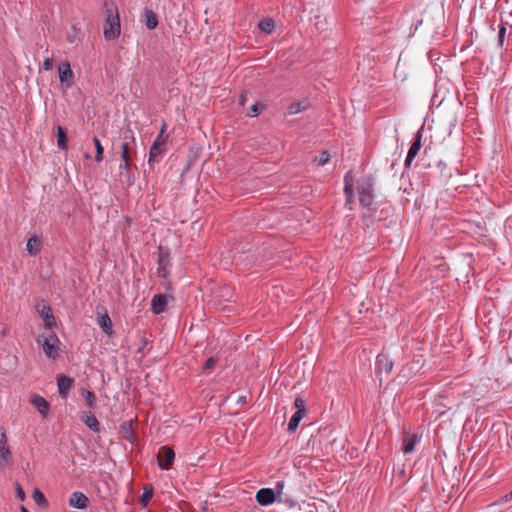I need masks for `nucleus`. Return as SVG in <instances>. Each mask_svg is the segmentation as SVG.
Here are the masks:
<instances>
[{"label":"nucleus","instance_id":"nucleus-35","mask_svg":"<svg viewBox=\"0 0 512 512\" xmlns=\"http://www.w3.org/2000/svg\"><path fill=\"white\" fill-rule=\"evenodd\" d=\"M294 406L297 409V411L302 410L303 414L307 413L306 402L302 397H296L294 401Z\"/></svg>","mask_w":512,"mask_h":512},{"label":"nucleus","instance_id":"nucleus-18","mask_svg":"<svg viewBox=\"0 0 512 512\" xmlns=\"http://www.w3.org/2000/svg\"><path fill=\"white\" fill-rule=\"evenodd\" d=\"M167 297L165 294H156L151 300V310L154 314H161L166 310Z\"/></svg>","mask_w":512,"mask_h":512},{"label":"nucleus","instance_id":"nucleus-46","mask_svg":"<svg viewBox=\"0 0 512 512\" xmlns=\"http://www.w3.org/2000/svg\"><path fill=\"white\" fill-rule=\"evenodd\" d=\"M74 38H75V36H74V35H73V37H70V35H68V36H67V40H68L69 42H73V41H74Z\"/></svg>","mask_w":512,"mask_h":512},{"label":"nucleus","instance_id":"nucleus-40","mask_svg":"<svg viewBox=\"0 0 512 512\" xmlns=\"http://www.w3.org/2000/svg\"><path fill=\"white\" fill-rule=\"evenodd\" d=\"M284 488V483L283 482H277L276 483V495H278L279 497L281 496L282 494V489Z\"/></svg>","mask_w":512,"mask_h":512},{"label":"nucleus","instance_id":"nucleus-37","mask_svg":"<svg viewBox=\"0 0 512 512\" xmlns=\"http://www.w3.org/2000/svg\"><path fill=\"white\" fill-rule=\"evenodd\" d=\"M15 488H16V497L20 501H24L26 498V495H25L23 488L21 487V485L18 482L15 483Z\"/></svg>","mask_w":512,"mask_h":512},{"label":"nucleus","instance_id":"nucleus-9","mask_svg":"<svg viewBox=\"0 0 512 512\" xmlns=\"http://www.w3.org/2000/svg\"><path fill=\"white\" fill-rule=\"evenodd\" d=\"M135 426H137V422L133 419L121 423L119 427V434L121 438L129 441L130 443H134L137 440Z\"/></svg>","mask_w":512,"mask_h":512},{"label":"nucleus","instance_id":"nucleus-4","mask_svg":"<svg viewBox=\"0 0 512 512\" xmlns=\"http://www.w3.org/2000/svg\"><path fill=\"white\" fill-rule=\"evenodd\" d=\"M36 340L37 343L42 346L48 358L55 360L59 356L60 340L54 331H51L50 335L47 337L39 335Z\"/></svg>","mask_w":512,"mask_h":512},{"label":"nucleus","instance_id":"nucleus-43","mask_svg":"<svg viewBox=\"0 0 512 512\" xmlns=\"http://www.w3.org/2000/svg\"><path fill=\"white\" fill-rule=\"evenodd\" d=\"M505 33H506V28L504 26H502L499 30V40L500 42L502 43L503 42V39H504V36H505Z\"/></svg>","mask_w":512,"mask_h":512},{"label":"nucleus","instance_id":"nucleus-7","mask_svg":"<svg viewBox=\"0 0 512 512\" xmlns=\"http://www.w3.org/2000/svg\"><path fill=\"white\" fill-rule=\"evenodd\" d=\"M59 81L62 87L70 88L74 84V72L68 61H63L58 65Z\"/></svg>","mask_w":512,"mask_h":512},{"label":"nucleus","instance_id":"nucleus-6","mask_svg":"<svg viewBox=\"0 0 512 512\" xmlns=\"http://www.w3.org/2000/svg\"><path fill=\"white\" fill-rule=\"evenodd\" d=\"M175 460V451L172 447L162 446L157 454V463L161 470H169Z\"/></svg>","mask_w":512,"mask_h":512},{"label":"nucleus","instance_id":"nucleus-45","mask_svg":"<svg viewBox=\"0 0 512 512\" xmlns=\"http://www.w3.org/2000/svg\"><path fill=\"white\" fill-rule=\"evenodd\" d=\"M20 510L21 512H29L28 509L23 505L20 506Z\"/></svg>","mask_w":512,"mask_h":512},{"label":"nucleus","instance_id":"nucleus-47","mask_svg":"<svg viewBox=\"0 0 512 512\" xmlns=\"http://www.w3.org/2000/svg\"><path fill=\"white\" fill-rule=\"evenodd\" d=\"M510 496H512V490H511V495Z\"/></svg>","mask_w":512,"mask_h":512},{"label":"nucleus","instance_id":"nucleus-31","mask_svg":"<svg viewBox=\"0 0 512 512\" xmlns=\"http://www.w3.org/2000/svg\"><path fill=\"white\" fill-rule=\"evenodd\" d=\"M32 498L37 505H39L41 507L48 506V501H47L45 495L38 488L34 489Z\"/></svg>","mask_w":512,"mask_h":512},{"label":"nucleus","instance_id":"nucleus-2","mask_svg":"<svg viewBox=\"0 0 512 512\" xmlns=\"http://www.w3.org/2000/svg\"><path fill=\"white\" fill-rule=\"evenodd\" d=\"M103 8L106 15L103 29L104 38L106 40H114L121 33L118 7L113 0H105Z\"/></svg>","mask_w":512,"mask_h":512},{"label":"nucleus","instance_id":"nucleus-38","mask_svg":"<svg viewBox=\"0 0 512 512\" xmlns=\"http://www.w3.org/2000/svg\"><path fill=\"white\" fill-rule=\"evenodd\" d=\"M52 68H53V60L50 58H46L43 61V69L48 71V70H51Z\"/></svg>","mask_w":512,"mask_h":512},{"label":"nucleus","instance_id":"nucleus-36","mask_svg":"<svg viewBox=\"0 0 512 512\" xmlns=\"http://www.w3.org/2000/svg\"><path fill=\"white\" fill-rule=\"evenodd\" d=\"M301 110H302V103L299 101L292 102L288 106V113L291 115L296 114V113L300 112Z\"/></svg>","mask_w":512,"mask_h":512},{"label":"nucleus","instance_id":"nucleus-39","mask_svg":"<svg viewBox=\"0 0 512 512\" xmlns=\"http://www.w3.org/2000/svg\"><path fill=\"white\" fill-rule=\"evenodd\" d=\"M246 96H247V92H246V91H243V92L239 95L238 104H239L240 106H244V105H245V102H246Z\"/></svg>","mask_w":512,"mask_h":512},{"label":"nucleus","instance_id":"nucleus-26","mask_svg":"<svg viewBox=\"0 0 512 512\" xmlns=\"http://www.w3.org/2000/svg\"><path fill=\"white\" fill-rule=\"evenodd\" d=\"M258 28L263 33L271 34L275 29V21L272 18H263L259 21Z\"/></svg>","mask_w":512,"mask_h":512},{"label":"nucleus","instance_id":"nucleus-11","mask_svg":"<svg viewBox=\"0 0 512 512\" xmlns=\"http://www.w3.org/2000/svg\"><path fill=\"white\" fill-rule=\"evenodd\" d=\"M74 382V378H71L65 374L57 375L58 393L61 396V398H67L69 390L73 387Z\"/></svg>","mask_w":512,"mask_h":512},{"label":"nucleus","instance_id":"nucleus-14","mask_svg":"<svg viewBox=\"0 0 512 512\" xmlns=\"http://www.w3.org/2000/svg\"><path fill=\"white\" fill-rule=\"evenodd\" d=\"M30 403L33 404L43 418H47L50 411V403L42 396L35 394L31 396Z\"/></svg>","mask_w":512,"mask_h":512},{"label":"nucleus","instance_id":"nucleus-44","mask_svg":"<svg viewBox=\"0 0 512 512\" xmlns=\"http://www.w3.org/2000/svg\"><path fill=\"white\" fill-rule=\"evenodd\" d=\"M141 342H142V346L139 348V350H138L139 352H141L144 349V347L147 345V339L145 337H142Z\"/></svg>","mask_w":512,"mask_h":512},{"label":"nucleus","instance_id":"nucleus-3","mask_svg":"<svg viewBox=\"0 0 512 512\" xmlns=\"http://www.w3.org/2000/svg\"><path fill=\"white\" fill-rule=\"evenodd\" d=\"M167 124L163 121L161 129L159 131L158 136L154 140L153 144L149 150V159L148 163L152 166L154 163L158 162L157 157L161 156L165 151V144L168 139V135L166 134Z\"/></svg>","mask_w":512,"mask_h":512},{"label":"nucleus","instance_id":"nucleus-29","mask_svg":"<svg viewBox=\"0 0 512 512\" xmlns=\"http://www.w3.org/2000/svg\"><path fill=\"white\" fill-rule=\"evenodd\" d=\"M154 489L152 484H148L144 487L143 493L140 496L139 502L143 507H146L153 497Z\"/></svg>","mask_w":512,"mask_h":512},{"label":"nucleus","instance_id":"nucleus-1","mask_svg":"<svg viewBox=\"0 0 512 512\" xmlns=\"http://www.w3.org/2000/svg\"><path fill=\"white\" fill-rule=\"evenodd\" d=\"M357 192L360 206L369 213L377 210L382 203L376 192L375 180L371 176H365L358 180Z\"/></svg>","mask_w":512,"mask_h":512},{"label":"nucleus","instance_id":"nucleus-41","mask_svg":"<svg viewBox=\"0 0 512 512\" xmlns=\"http://www.w3.org/2000/svg\"><path fill=\"white\" fill-rule=\"evenodd\" d=\"M123 164L120 165L121 170H129L131 167V160H123Z\"/></svg>","mask_w":512,"mask_h":512},{"label":"nucleus","instance_id":"nucleus-23","mask_svg":"<svg viewBox=\"0 0 512 512\" xmlns=\"http://www.w3.org/2000/svg\"><path fill=\"white\" fill-rule=\"evenodd\" d=\"M417 441H418V438L416 435L406 434L403 438V448H402L403 452L404 453L413 452Z\"/></svg>","mask_w":512,"mask_h":512},{"label":"nucleus","instance_id":"nucleus-15","mask_svg":"<svg viewBox=\"0 0 512 512\" xmlns=\"http://www.w3.org/2000/svg\"><path fill=\"white\" fill-rule=\"evenodd\" d=\"M124 139H129L130 141H125L121 144V159L131 160V151L135 145V138L132 135V132L128 130L124 133Z\"/></svg>","mask_w":512,"mask_h":512},{"label":"nucleus","instance_id":"nucleus-10","mask_svg":"<svg viewBox=\"0 0 512 512\" xmlns=\"http://www.w3.org/2000/svg\"><path fill=\"white\" fill-rule=\"evenodd\" d=\"M7 434L3 426L0 427V462L3 464H9L12 461V452L7 445Z\"/></svg>","mask_w":512,"mask_h":512},{"label":"nucleus","instance_id":"nucleus-27","mask_svg":"<svg viewBox=\"0 0 512 512\" xmlns=\"http://www.w3.org/2000/svg\"><path fill=\"white\" fill-rule=\"evenodd\" d=\"M81 395L83 396L86 405L89 409L93 410L97 406V398L93 391L82 389Z\"/></svg>","mask_w":512,"mask_h":512},{"label":"nucleus","instance_id":"nucleus-20","mask_svg":"<svg viewBox=\"0 0 512 512\" xmlns=\"http://www.w3.org/2000/svg\"><path fill=\"white\" fill-rule=\"evenodd\" d=\"M57 146L63 151L68 150L67 129L61 125L56 126Z\"/></svg>","mask_w":512,"mask_h":512},{"label":"nucleus","instance_id":"nucleus-42","mask_svg":"<svg viewBox=\"0 0 512 512\" xmlns=\"http://www.w3.org/2000/svg\"><path fill=\"white\" fill-rule=\"evenodd\" d=\"M511 491L500 498L499 503H507L512 500Z\"/></svg>","mask_w":512,"mask_h":512},{"label":"nucleus","instance_id":"nucleus-5","mask_svg":"<svg viewBox=\"0 0 512 512\" xmlns=\"http://www.w3.org/2000/svg\"><path fill=\"white\" fill-rule=\"evenodd\" d=\"M158 268L157 275L159 278L166 279L168 277V268L171 266L170 262V250L168 247L159 245L158 246Z\"/></svg>","mask_w":512,"mask_h":512},{"label":"nucleus","instance_id":"nucleus-12","mask_svg":"<svg viewBox=\"0 0 512 512\" xmlns=\"http://www.w3.org/2000/svg\"><path fill=\"white\" fill-rule=\"evenodd\" d=\"M276 500V492L271 488H262L256 493V501L261 506H267Z\"/></svg>","mask_w":512,"mask_h":512},{"label":"nucleus","instance_id":"nucleus-16","mask_svg":"<svg viewBox=\"0 0 512 512\" xmlns=\"http://www.w3.org/2000/svg\"><path fill=\"white\" fill-rule=\"evenodd\" d=\"M38 313L43 319L44 327L52 329L56 326V319L52 314V309L49 305H43L41 309L37 308Z\"/></svg>","mask_w":512,"mask_h":512},{"label":"nucleus","instance_id":"nucleus-21","mask_svg":"<svg viewBox=\"0 0 512 512\" xmlns=\"http://www.w3.org/2000/svg\"><path fill=\"white\" fill-rule=\"evenodd\" d=\"M144 23H145V26L147 27V29H149V30H154L155 28H157V26L159 24L157 14L149 8H145L144 9Z\"/></svg>","mask_w":512,"mask_h":512},{"label":"nucleus","instance_id":"nucleus-34","mask_svg":"<svg viewBox=\"0 0 512 512\" xmlns=\"http://www.w3.org/2000/svg\"><path fill=\"white\" fill-rule=\"evenodd\" d=\"M330 159V154L328 151H322L319 156L315 157L314 161L318 163V165L322 166L326 164Z\"/></svg>","mask_w":512,"mask_h":512},{"label":"nucleus","instance_id":"nucleus-8","mask_svg":"<svg viewBox=\"0 0 512 512\" xmlns=\"http://www.w3.org/2000/svg\"><path fill=\"white\" fill-rule=\"evenodd\" d=\"M96 311L97 314L99 315L98 324L100 328L105 334H107L108 336H112L114 333L113 325L106 308L104 306H97Z\"/></svg>","mask_w":512,"mask_h":512},{"label":"nucleus","instance_id":"nucleus-30","mask_svg":"<svg viewBox=\"0 0 512 512\" xmlns=\"http://www.w3.org/2000/svg\"><path fill=\"white\" fill-rule=\"evenodd\" d=\"M267 108V105L263 102H256L252 106H250L249 110L247 111L248 117H256L258 116L262 111H264Z\"/></svg>","mask_w":512,"mask_h":512},{"label":"nucleus","instance_id":"nucleus-28","mask_svg":"<svg viewBox=\"0 0 512 512\" xmlns=\"http://www.w3.org/2000/svg\"><path fill=\"white\" fill-rule=\"evenodd\" d=\"M305 415H306V414H303V413H302V410H300V411H296V412L292 415V417H291V419H290V421H289V423H288V431H289L290 433H294V432L297 430V428H298V426H299L300 421L304 418V416H305Z\"/></svg>","mask_w":512,"mask_h":512},{"label":"nucleus","instance_id":"nucleus-19","mask_svg":"<svg viewBox=\"0 0 512 512\" xmlns=\"http://www.w3.org/2000/svg\"><path fill=\"white\" fill-rule=\"evenodd\" d=\"M420 149H421V134L418 132L414 142L412 143V145L408 151L407 157L405 159L406 166L411 165L413 159L418 155Z\"/></svg>","mask_w":512,"mask_h":512},{"label":"nucleus","instance_id":"nucleus-22","mask_svg":"<svg viewBox=\"0 0 512 512\" xmlns=\"http://www.w3.org/2000/svg\"><path fill=\"white\" fill-rule=\"evenodd\" d=\"M42 241L37 236H32L28 239L26 250L30 255H36L41 250Z\"/></svg>","mask_w":512,"mask_h":512},{"label":"nucleus","instance_id":"nucleus-25","mask_svg":"<svg viewBox=\"0 0 512 512\" xmlns=\"http://www.w3.org/2000/svg\"><path fill=\"white\" fill-rule=\"evenodd\" d=\"M344 193L346 204H350L352 202V170H349L345 175Z\"/></svg>","mask_w":512,"mask_h":512},{"label":"nucleus","instance_id":"nucleus-13","mask_svg":"<svg viewBox=\"0 0 512 512\" xmlns=\"http://www.w3.org/2000/svg\"><path fill=\"white\" fill-rule=\"evenodd\" d=\"M234 294V289L232 286L228 284H224L219 286L217 290L214 292V297L218 302V305H221L224 302L231 301Z\"/></svg>","mask_w":512,"mask_h":512},{"label":"nucleus","instance_id":"nucleus-33","mask_svg":"<svg viewBox=\"0 0 512 512\" xmlns=\"http://www.w3.org/2000/svg\"><path fill=\"white\" fill-rule=\"evenodd\" d=\"M93 143H94L95 150H96L95 161L99 163L103 160L104 148H103L100 140L96 136L93 138Z\"/></svg>","mask_w":512,"mask_h":512},{"label":"nucleus","instance_id":"nucleus-17","mask_svg":"<svg viewBox=\"0 0 512 512\" xmlns=\"http://www.w3.org/2000/svg\"><path fill=\"white\" fill-rule=\"evenodd\" d=\"M69 505L76 509H86L89 505V499L84 493L76 491L72 493Z\"/></svg>","mask_w":512,"mask_h":512},{"label":"nucleus","instance_id":"nucleus-32","mask_svg":"<svg viewBox=\"0 0 512 512\" xmlns=\"http://www.w3.org/2000/svg\"><path fill=\"white\" fill-rule=\"evenodd\" d=\"M218 361L219 359L215 356L209 357L202 365V372L210 373L214 369Z\"/></svg>","mask_w":512,"mask_h":512},{"label":"nucleus","instance_id":"nucleus-24","mask_svg":"<svg viewBox=\"0 0 512 512\" xmlns=\"http://www.w3.org/2000/svg\"><path fill=\"white\" fill-rule=\"evenodd\" d=\"M81 420L85 423V425L87 427H89L92 431L94 432H99L100 431V423L99 421L97 420V418L95 417L94 414H90V415H87V414H84L82 417H81Z\"/></svg>","mask_w":512,"mask_h":512}]
</instances>
